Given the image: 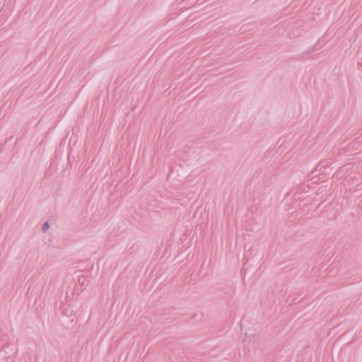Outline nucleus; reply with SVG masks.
<instances>
[{"label":"nucleus","instance_id":"f257e3e1","mask_svg":"<svg viewBox=\"0 0 362 362\" xmlns=\"http://www.w3.org/2000/svg\"><path fill=\"white\" fill-rule=\"evenodd\" d=\"M49 228V224L48 222H45L42 226V230L46 232Z\"/></svg>","mask_w":362,"mask_h":362}]
</instances>
